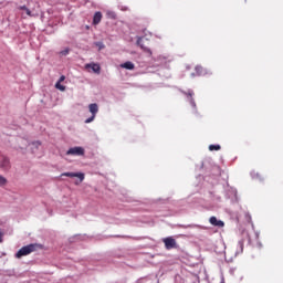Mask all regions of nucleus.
<instances>
[{"mask_svg":"<svg viewBox=\"0 0 283 283\" xmlns=\"http://www.w3.org/2000/svg\"><path fill=\"white\" fill-rule=\"evenodd\" d=\"M38 249H41V244L31 243L29 245H24L15 253V258L21 260V258H24V255H30V253H34V251Z\"/></svg>","mask_w":283,"mask_h":283,"instance_id":"obj_1","label":"nucleus"},{"mask_svg":"<svg viewBox=\"0 0 283 283\" xmlns=\"http://www.w3.org/2000/svg\"><path fill=\"white\" fill-rule=\"evenodd\" d=\"M137 45L146 52V54H149L151 56V49H149V39L143 36L137 39Z\"/></svg>","mask_w":283,"mask_h":283,"instance_id":"obj_2","label":"nucleus"},{"mask_svg":"<svg viewBox=\"0 0 283 283\" xmlns=\"http://www.w3.org/2000/svg\"><path fill=\"white\" fill-rule=\"evenodd\" d=\"M66 156H85V149L81 146H75L66 151Z\"/></svg>","mask_w":283,"mask_h":283,"instance_id":"obj_3","label":"nucleus"},{"mask_svg":"<svg viewBox=\"0 0 283 283\" xmlns=\"http://www.w3.org/2000/svg\"><path fill=\"white\" fill-rule=\"evenodd\" d=\"M88 109L92 116L85 120L86 124L92 123L96 118V114H98V104L96 103L90 104Z\"/></svg>","mask_w":283,"mask_h":283,"instance_id":"obj_4","label":"nucleus"},{"mask_svg":"<svg viewBox=\"0 0 283 283\" xmlns=\"http://www.w3.org/2000/svg\"><path fill=\"white\" fill-rule=\"evenodd\" d=\"M163 242L165 244V248L167 249V251H171V249H177L178 248V243H176V239L168 237L163 239Z\"/></svg>","mask_w":283,"mask_h":283,"instance_id":"obj_5","label":"nucleus"},{"mask_svg":"<svg viewBox=\"0 0 283 283\" xmlns=\"http://www.w3.org/2000/svg\"><path fill=\"white\" fill-rule=\"evenodd\" d=\"M61 176H66V178H78L80 182L85 180V174L83 172H63ZM80 182H75V185H78Z\"/></svg>","mask_w":283,"mask_h":283,"instance_id":"obj_6","label":"nucleus"},{"mask_svg":"<svg viewBox=\"0 0 283 283\" xmlns=\"http://www.w3.org/2000/svg\"><path fill=\"white\" fill-rule=\"evenodd\" d=\"M0 168L4 169V171H8L10 169V158L7 156H0Z\"/></svg>","mask_w":283,"mask_h":283,"instance_id":"obj_7","label":"nucleus"},{"mask_svg":"<svg viewBox=\"0 0 283 283\" xmlns=\"http://www.w3.org/2000/svg\"><path fill=\"white\" fill-rule=\"evenodd\" d=\"M85 70H92V72H94V74H101V64H98V63L85 64Z\"/></svg>","mask_w":283,"mask_h":283,"instance_id":"obj_8","label":"nucleus"},{"mask_svg":"<svg viewBox=\"0 0 283 283\" xmlns=\"http://www.w3.org/2000/svg\"><path fill=\"white\" fill-rule=\"evenodd\" d=\"M209 222L210 224H212V227H220V228L224 227V222L221 220H218V218L216 217H210Z\"/></svg>","mask_w":283,"mask_h":283,"instance_id":"obj_9","label":"nucleus"},{"mask_svg":"<svg viewBox=\"0 0 283 283\" xmlns=\"http://www.w3.org/2000/svg\"><path fill=\"white\" fill-rule=\"evenodd\" d=\"M102 20H103V13H101V11L95 12L93 17V25H98V23H101Z\"/></svg>","mask_w":283,"mask_h":283,"instance_id":"obj_10","label":"nucleus"},{"mask_svg":"<svg viewBox=\"0 0 283 283\" xmlns=\"http://www.w3.org/2000/svg\"><path fill=\"white\" fill-rule=\"evenodd\" d=\"M119 67H122L123 70H134L136 67V65H134L133 62L127 61V62L120 64Z\"/></svg>","mask_w":283,"mask_h":283,"instance_id":"obj_11","label":"nucleus"},{"mask_svg":"<svg viewBox=\"0 0 283 283\" xmlns=\"http://www.w3.org/2000/svg\"><path fill=\"white\" fill-rule=\"evenodd\" d=\"M195 71L198 76H205V74H207V70H205V67H202L201 65H197L195 67Z\"/></svg>","mask_w":283,"mask_h":283,"instance_id":"obj_12","label":"nucleus"},{"mask_svg":"<svg viewBox=\"0 0 283 283\" xmlns=\"http://www.w3.org/2000/svg\"><path fill=\"white\" fill-rule=\"evenodd\" d=\"M24 12L28 17H39V12H36L34 9L30 10V8H27Z\"/></svg>","mask_w":283,"mask_h":283,"instance_id":"obj_13","label":"nucleus"},{"mask_svg":"<svg viewBox=\"0 0 283 283\" xmlns=\"http://www.w3.org/2000/svg\"><path fill=\"white\" fill-rule=\"evenodd\" d=\"M186 95L190 97V104H191L193 107H196V101H193V91H188V92L186 93Z\"/></svg>","mask_w":283,"mask_h":283,"instance_id":"obj_14","label":"nucleus"},{"mask_svg":"<svg viewBox=\"0 0 283 283\" xmlns=\"http://www.w3.org/2000/svg\"><path fill=\"white\" fill-rule=\"evenodd\" d=\"M221 147L220 145H210L209 150L210 151H220Z\"/></svg>","mask_w":283,"mask_h":283,"instance_id":"obj_15","label":"nucleus"},{"mask_svg":"<svg viewBox=\"0 0 283 283\" xmlns=\"http://www.w3.org/2000/svg\"><path fill=\"white\" fill-rule=\"evenodd\" d=\"M56 90H60V92H65V86L61 84V82H57L55 84Z\"/></svg>","mask_w":283,"mask_h":283,"instance_id":"obj_16","label":"nucleus"},{"mask_svg":"<svg viewBox=\"0 0 283 283\" xmlns=\"http://www.w3.org/2000/svg\"><path fill=\"white\" fill-rule=\"evenodd\" d=\"M7 182L8 180L3 176H0V187H3Z\"/></svg>","mask_w":283,"mask_h":283,"instance_id":"obj_17","label":"nucleus"},{"mask_svg":"<svg viewBox=\"0 0 283 283\" xmlns=\"http://www.w3.org/2000/svg\"><path fill=\"white\" fill-rule=\"evenodd\" d=\"M238 247L241 249V253L244 251V241H239Z\"/></svg>","mask_w":283,"mask_h":283,"instance_id":"obj_18","label":"nucleus"},{"mask_svg":"<svg viewBox=\"0 0 283 283\" xmlns=\"http://www.w3.org/2000/svg\"><path fill=\"white\" fill-rule=\"evenodd\" d=\"M62 56H67V54H70V49H65L63 51H61Z\"/></svg>","mask_w":283,"mask_h":283,"instance_id":"obj_19","label":"nucleus"},{"mask_svg":"<svg viewBox=\"0 0 283 283\" xmlns=\"http://www.w3.org/2000/svg\"><path fill=\"white\" fill-rule=\"evenodd\" d=\"M28 9V7H25V6H20L19 8H18V10H27Z\"/></svg>","mask_w":283,"mask_h":283,"instance_id":"obj_20","label":"nucleus"},{"mask_svg":"<svg viewBox=\"0 0 283 283\" xmlns=\"http://www.w3.org/2000/svg\"><path fill=\"white\" fill-rule=\"evenodd\" d=\"M63 81H65L64 75H62V76L60 77V80H59V82H57V83H63Z\"/></svg>","mask_w":283,"mask_h":283,"instance_id":"obj_21","label":"nucleus"},{"mask_svg":"<svg viewBox=\"0 0 283 283\" xmlns=\"http://www.w3.org/2000/svg\"><path fill=\"white\" fill-rule=\"evenodd\" d=\"M112 19H116V15L113 12H108Z\"/></svg>","mask_w":283,"mask_h":283,"instance_id":"obj_22","label":"nucleus"},{"mask_svg":"<svg viewBox=\"0 0 283 283\" xmlns=\"http://www.w3.org/2000/svg\"><path fill=\"white\" fill-rule=\"evenodd\" d=\"M33 145H34L35 147H39V146L41 145V142H34Z\"/></svg>","mask_w":283,"mask_h":283,"instance_id":"obj_23","label":"nucleus"},{"mask_svg":"<svg viewBox=\"0 0 283 283\" xmlns=\"http://www.w3.org/2000/svg\"><path fill=\"white\" fill-rule=\"evenodd\" d=\"M249 244H251V240H249Z\"/></svg>","mask_w":283,"mask_h":283,"instance_id":"obj_24","label":"nucleus"}]
</instances>
